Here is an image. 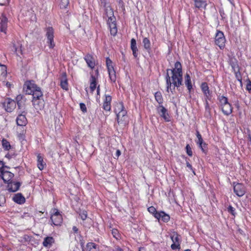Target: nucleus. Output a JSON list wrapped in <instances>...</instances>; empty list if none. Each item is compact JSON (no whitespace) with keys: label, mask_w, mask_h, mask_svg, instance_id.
Wrapping results in <instances>:
<instances>
[{"label":"nucleus","mask_w":251,"mask_h":251,"mask_svg":"<svg viewBox=\"0 0 251 251\" xmlns=\"http://www.w3.org/2000/svg\"><path fill=\"white\" fill-rule=\"evenodd\" d=\"M195 2V6L196 8H205L207 3L206 1L203 0H193Z\"/></svg>","instance_id":"nucleus-20"},{"label":"nucleus","mask_w":251,"mask_h":251,"mask_svg":"<svg viewBox=\"0 0 251 251\" xmlns=\"http://www.w3.org/2000/svg\"><path fill=\"white\" fill-rule=\"evenodd\" d=\"M201 88L206 98L209 99L210 94L207 84L205 82L202 83L201 85Z\"/></svg>","instance_id":"nucleus-21"},{"label":"nucleus","mask_w":251,"mask_h":251,"mask_svg":"<svg viewBox=\"0 0 251 251\" xmlns=\"http://www.w3.org/2000/svg\"><path fill=\"white\" fill-rule=\"evenodd\" d=\"M186 165L190 170H193L192 165L188 162H186Z\"/></svg>","instance_id":"nucleus-57"},{"label":"nucleus","mask_w":251,"mask_h":251,"mask_svg":"<svg viewBox=\"0 0 251 251\" xmlns=\"http://www.w3.org/2000/svg\"><path fill=\"white\" fill-rule=\"evenodd\" d=\"M53 242V239L52 237H47L44 239L43 245L45 247H47L50 245Z\"/></svg>","instance_id":"nucleus-25"},{"label":"nucleus","mask_w":251,"mask_h":251,"mask_svg":"<svg viewBox=\"0 0 251 251\" xmlns=\"http://www.w3.org/2000/svg\"><path fill=\"white\" fill-rule=\"evenodd\" d=\"M111 100V97L110 96H106L104 102H107V103H110Z\"/></svg>","instance_id":"nucleus-53"},{"label":"nucleus","mask_w":251,"mask_h":251,"mask_svg":"<svg viewBox=\"0 0 251 251\" xmlns=\"http://www.w3.org/2000/svg\"><path fill=\"white\" fill-rule=\"evenodd\" d=\"M105 15L108 17L107 24L110 30L111 35L115 36L117 32V28L116 24V18L114 16L112 9L107 4L104 5Z\"/></svg>","instance_id":"nucleus-3"},{"label":"nucleus","mask_w":251,"mask_h":251,"mask_svg":"<svg viewBox=\"0 0 251 251\" xmlns=\"http://www.w3.org/2000/svg\"><path fill=\"white\" fill-rule=\"evenodd\" d=\"M21 218L23 219L24 221L26 223L32 222L34 220L33 217L27 213H24V214L22 215Z\"/></svg>","instance_id":"nucleus-22"},{"label":"nucleus","mask_w":251,"mask_h":251,"mask_svg":"<svg viewBox=\"0 0 251 251\" xmlns=\"http://www.w3.org/2000/svg\"><path fill=\"white\" fill-rule=\"evenodd\" d=\"M22 47V44L20 42H17V44H13V48L14 50V52L16 53L17 55H19V54H23Z\"/></svg>","instance_id":"nucleus-16"},{"label":"nucleus","mask_w":251,"mask_h":251,"mask_svg":"<svg viewBox=\"0 0 251 251\" xmlns=\"http://www.w3.org/2000/svg\"><path fill=\"white\" fill-rule=\"evenodd\" d=\"M185 80H190L191 78L190 76V75L187 73L185 76Z\"/></svg>","instance_id":"nucleus-58"},{"label":"nucleus","mask_w":251,"mask_h":251,"mask_svg":"<svg viewBox=\"0 0 251 251\" xmlns=\"http://www.w3.org/2000/svg\"><path fill=\"white\" fill-rule=\"evenodd\" d=\"M175 68L167 69L166 76L167 91L172 92L175 87H179L182 84V71L180 63L177 61L175 65Z\"/></svg>","instance_id":"nucleus-1"},{"label":"nucleus","mask_w":251,"mask_h":251,"mask_svg":"<svg viewBox=\"0 0 251 251\" xmlns=\"http://www.w3.org/2000/svg\"><path fill=\"white\" fill-rule=\"evenodd\" d=\"M234 72L235 76H236L237 79L238 80V81H239L241 83H242V77H241V74L240 72V69L239 70V71H237V72L236 71H234Z\"/></svg>","instance_id":"nucleus-36"},{"label":"nucleus","mask_w":251,"mask_h":251,"mask_svg":"<svg viewBox=\"0 0 251 251\" xmlns=\"http://www.w3.org/2000/svg\"><path fill=\"white\" fill-rule=\"evenodd\" d=\"M0 176L4 182H8L14 176V174L9 171H4L1 170Z\"/></svg>","instance_id":"nucleus-10"},{"label":"nucleus","mask_w":251,"mask_h":251,"mask_svg":"<svg viewBox=\"0 0 251 251\" xmlns=\"http://www.w3.org/2000/svg\"><path fill=\"white\" fill-rule=\"evenodd\" d=\"M103 109L106 111H109L110 110V103H107V102H104L103 105Z\"/></svg>","instance_id":"nucleus-39"},{"label":"nucleus","mask_w":251,"mask_h":251,"mask_svg":"<svg viewBox=\"0 0 251 251\" xmlns=\"http://www.w3.org/2000/svg\"><path fill=\"white\" fill-rule=\"evenodd\" d=\"M79 216L82 220H84L87 218V212L86 211H81L79 213Z\"/></svg>","instance_id":"nucleus-38"},{"label":"nucleus","mask_w":251,"mask_h":251,"mask_svg":"<svg viewBox=\"0 0 251 251\" xmlns=\"http://www.w3.org/2000/svg\"><path fill=\"white\" fill-rule=\"evenodd\" d=\"M13 200L15 202L19 204H22L25 202V198L21 193L16 194L13 197Z\"/></svg>","instance_id":"nucleus-17"},{"label":"nucleus","mask_w":251,"mask_h":251,"mask_svg":"<svg viewBox=\"0 0 251 251\" xmlns=\"http://www.w3.org/2000/svg\"><path fill=\"white\" fill-rule=\"evenodd\" d=\"M154 96H155L156 100L158 102V103L159 104H162L163 103V100L162 96V95L160 92H156L155 93Z\"/></svg>","instance_id":"nucleus-27"},{"label":"nucleus","mask_w":251,"mask_h":251,"mask_svg":"<svg viewBox=\"0 0 251 251\" xmlns=\"http://www.w3.org/2000/svg\"><path fill=\"white\" fill-rule=\"evenodd\" d=\"M80 108L83 112H84V113L86 112L87 108H86L85 104H84L83 103H80Z\"/></svg>","instance_id":"nucleus-45"},{"label":"nucleus","mask_w":251,"mask_h":251,"mask_svg":"<svg viewBox=\"0 0 251 251\" xmlns=\"http://www.w3.org/2000/svg\"><path fill=\"white\" fill-rule=\"evenodd\" d=\"M97 91V94L99 95L100 91V86H98Z\"/></svg>","instance_id":"nucleus-62"},{"label":"nucleus","mask_w":251,"mask_h":251,"mask_svg":"<svg viewBox=\"0 0 251 251\" xmlns=\"http://www.w3.org/2000/svg\"><path fill=\"white\" fill-rule=\"evenodd\" d=\"M215 44L219 47L221 49L224 48L225 46L226 39L224 33L218 31L215 36Z\"/></svg>","instance_id":"nucleus-5"},{"label":"nucleus","mask_w":251,"mask_h":251,"mask_svg":"<svg viewBox=\"0 0 251 251\" xmlns=\"http://www.w3.org/2000/svg\"><path fill=\"white\" fill-rule=\"evenodd\" d=\"M18 106L19 108H21L23 107V105L24 104V102H17Z\"/></svg>","instance_id":"nucleus-56"},{"label":"nucleus","mask_w":251,"mask_h":251,"mask_svg":"<svg viewBox=\"0 0 251 251\" xmlns=\"http://www.w3.org/2000/svg\"><path fill=\"white\" fill-rule=\"evenodd\" d=\"M197 137L198 139V143L199 144L200 147L201 148V150L204 151V149L202 147V143H203V139L201 137V135L200 134L199 131L198 130H197Z\"/></svg>","instance_id":"nucleus-28"},{"label":"nucleus","mask_w":251,"mask_h":251,"mask_svg":"<svg viewBox=\"0 0 251 251\" xmlns=\"http://www.w3.org/2000/svg\"><path fill=\"white\" fill-rule=\"evenodd\" d=\"M5 202V198L3 195H0V206L3 204Z\"/></svg>","instance_id":"nucleus-48"},{"label":"nucleus","mask_w":251,"mask_h":251,"mask_svg":"<svg viewBox=\"0 0 251 251\" xmlns=\"http://www.w3.org/2000/svg\"><path fill=\"white\" fill-rule=\"evenodd\" d=\"M227 210L232 215H235V213H234V209L233 208V207H232L231 206H229L228 208H227Z\"/></svg>","instance_id":"nucleus-47"},{"label":"nucleus","mask_w":251,"mask_h":251,"mask_svg":"<svg viewBox=\"0 0 251 251\" xmlns=\"http://www.w3.org/2000/svg\"><path fill=\"white\" fill-rule=\"evenodd\" d=\"M120 155H121V151L119 150H118L116 151V157L118 158Z\"/></svg>","instance_id":"nucleus-59"},{"label":"nucleus","mask_w":251,"mask_h":251,"mask_svg":"<svg viewBox=\"0 0 251 251\" xmlns=\"http://www.w3.org/2000/svg\"><path fill=\"white\" fill-rule=\"evenodd\" d=\"M106 63L107 67L109 66V65H112V62L109 58H106Z\"/></svg>","instance_id":"nucleus-50"},{"label":"nucleus","mask_w":251,"mask_h":251,"mask_svg":"<svg viewBox=\"0 0 251 251\" xmlns=\"http://www.w3.org/2000/svg\"><path fill=\"white\" fill-rule=\"evenodd\" d=\"M60 85L62 89L67 90L68 88V82L66 78V75L65 73H63L62 75V77L60 81Z\"/></svg>","instance_id":"nucleus-19"},{"label":"nucleus","mask_w":251,"mask_h":251,"mask_svg":"<svg viewBox=\"0 0 251 251\" xmlns=\"http://www.w3.org/2000/svg\"><path fill=\"white\" fill-rule=\"evenodd\" d=\"M237 62V60L235 58L231 57L229 58V63L233 71L237 72L240 69Z\"/></svg>","instance_id":"nucleus-15"},{"label":"nucleus","mask_w":251,"mask_h":251,"mask_svg":"<svg viewBox=\"0 0 251 251\" xmlns=\"http://www.w3.org/2000/svg\"><path fill=\"white\" fill-rule=\"evenodd\" d=\"M20 186V182L11 181L10 183H8L7 188L9 191L14 192L19 189Z\"/></svg>","instance_id":"nucleus-12"},{"label":"nucleus","mask_w":251,"mask_h":251,"mask_svg":"<svg viewBox=\"0 0 251 251\" xmlns=\"http://www.w3.org/2000/svg\"><path fill=\"white\" fill-rule=\"evenodd\" d=\"M6 23H7V19L5 17H3L1 20V22L0 23V25H6Z\"/></svg>","instance_id":"nucleus-46"},{"label":"nucleus","mask_w":251,"mask_h":251,"mask_svg":"<svg viewBox=\"0 0 251 251\" xmlns=\"http://www.w3.org/2000/svg\"><path fill=\"white\" fill-rule=\"evenodd\" d=\"M144 47L146 50L150 49L151 43L150 40L147 38H144L143 41Z\"/></svg>","instance_id":"nucleus-31"},{"label":"nucleus","mask_w":251,"mask_h":251,"mask_svg":"<svg viewBox=\"0 0 251 251\" xmlns=\"http://www.w3.org/2000/svg\"><path fill=\"white\" fill-rule=\"evenodd\" d=\"M246 88L249 91L251 90V81L250 80L247 83Z\"/></svg>","instance_id":"nucleus-52"},{"label":"nucleus","mask_w":251,"mask_h":251,"mask_svg":"<svg viewBox=\"0 0 251 251\" xmlns=\"http://www.w3.org/2000/svg\"><path fill=\"white\" fill-rule=\"evenodd\" d=\"M88 247L89 248V251H98L97 249V246L94 243H89L88 245Z\"/></svg>","instance_id":"nucleus-35"},{"label":"nucleus","mask_w":251,"mask_h":251,"mask_svg":"<svg viewBox=\"0 0 251 251\" xmlns=\"http://www.w3.org/2000/svg\"><path fill=\"white\" fill-rule=\"evenodd\" d=\"M148 211H149L150 213H152V214H154V216H155V213L156 212H156V209H155L153 206H151V207H149V208H148Z\"/></svg>","instance_id":"nucleus-44"},{"label":"nucleus","mask_w":251,"mask_h":251,"mask_svg":"<svg viewBox=\"0 0 251 251\" xmlns=\"http://www.w3.org/2000/svg\"><path fill=\"white\" fill-rule=\"evenodd\" d=\"M2 145L3 148L6 150H9L11 148L9 142L5 139L2 140Z\"/></svg>","instance_id":"nucleus-30"},{"label":"nucleus","mask_w":251,"mask_h":251,"mask_svg":"<svg viewBox=\"0 0 251 251\" xmlns=\"http://www.w3.org/2000/svg\"><path fill=\"white\" fill-rule=\"evenodd\" d=\"M6 85L8 87H9L10 86V83L8 82H7L6 84Z\"/></svg>","instance_id":"nucleus-64"},{"label":"nucleus","mask_w":251,"mask_h":251,"mask_svg":"<svg viewBox=\"0 0 251 251\" xmlns=\"http://www.w3.org/2000/svg\"><path fill=\"white\" fill-rule=\"evenodd\" d=\"M180 236L176 232H173L171 238L174 243L179 244Z\"/></svg>","instance_id":"nucleus-26"},{"label":"nucleus","mask_w":251,"mask_h":251,"mask_svg":"<svg viewBox=\"0 0 251 251\" xmlns=\"http://www.w3.org/2000/svg\"><path fill=\"white\" fill-rule=\"evenodd\" d=\"M132 50V52H133V56L135 57H137V51H138V49L137 48H136V49H131Z\"/></svg>","instance_id":"nucleus-51"},{"label":"nucleus","mask_w":251,"mask_h":251,"mask_svg":"<svg viewBox=\"0 0 251 251\" xmlns=\"http://www.w3.org/2000/svg\"><path fill=\"white\" fill-rule=\"evenodd\" d=\"M155 217L158 220L161 219V220L164 222H168L170 218V216L166 214L163 211H160V212H156L155 213Z\"/></svg>","instance_id":"nucleus-11"},{"label":"nucleus","mask_w":251,"mask_h":251,"mask_svg":"<svg viewBox=\"0 0 251 251\" xmlns=\"http://www.w3.org/2000/svg\"><path fill=\"white\" fill-rule=\"evenodd\" d=\"M136 48H137L136 47V40L132 38L131 40V49H133Z\"/></svg>","instance_id":"nucleus-43"},{"label":"nucleus","mask_w":251,"mask_h":251,"mask_svg":"<svg viewBox=\"0 0 251 251\" xmlns=\"http://www.w3.org/2000/svg\"><path fill=\"white\" fill-rule=\"evenodd\" d=\"M233 189L234 193L239 197L243 196L246 192L245 187L241 183H237L234 186Z\"/></svg>","instance_id":"nucleus-8"},{"label":"nucleus","mask_w":251,"mask_h":251,"mask_svg":"<svg viewBox=\"0 0 251 251\" xmlns=\"http://www.w3.org/2000/svg\"><path fill=\"white\" fill-rule=\"evenodd\" d=\"M185 84L187 87L188 89L190 91V90L192 88V86L191 85V79L190 80H185Z\"/></svg>","instance_id":"nucleus-42"},{"label":"nucleus","mask_w":251,"mask_h":251,"mask_svg":"<svg viewBox=\"0 0 251 251\" xmlns=\"http://www.w3.org/2000/svg\"><path fill=\"white\" fill-rule=\"evenodd\" d=\"M84 59L90 68L93 69L95 67V61L92 55L88 54L84 57Z\"/></svg>","instance_id":"nucleus-13"},{"label":"nucleus","mask_w":251,"mask_h":251,"mask_svg":"<svg viewBox=\"0 0 251 251\" xmlns=\"http://www.w3.org/2000/svg\"><path fill=\"white\" fill-rule=\"evenodd\" d=\"M115 112L117 115V119L118 123H120V122L126 121V111L124 108L123 103L120 102L116 105Z\"/></svg>","instance_id":"nucleus-4"},{"label":"nucleus","mask_w":251,"mask_h":251,"mask_svg":"<svg viewBox=\"0 0 251 251\" xmlns=\"http://www.w3.org/2000/svg\"><path fill=\"white\" fill-rule=\"evenodd\" d=\"M108 73L109 72H112L113 71H114V67L113 65H109V66L107 67Z\"/></svg>","instance_id":"nucleus-55"},{"label":"nucleus","mask_w":251,"mask_h":251,"mask_svg":"<svg viewBox=\"0 0 251 251\" xmlns=\"http://www.w3.org/2000/svg\"><path fill=\"white\" fill-rule=\"evenodd\" d=\"M17 124L19 126H25L27 121L25 115L20 114L19 115L16 119Z\"/></svg>","instance_id":"nucleus-14"},{"label":"nucleus","mask_w":251,"mask_h":251,"mask_svg":"<svg viewBox=\"0 0 251 251\" xmlns=\"http://www.w3.org/2000/svg\"><path fill=\"white\" fill-rule=\"evenodd\" d=\"M25 85L26 86L25 92L28 95H32V103L37 112L43 109L45 102L43 99V93L41 88L37 86L33 81H27Z\"/></svg>","instance_id":"nucleus-2"},{"label":"nucleus","mask_w":251,"mask_h":251,"mask_svg":"<svg viewBox=\"0 0 251 251\" xmlns=\"http://www.w3.org/2000/svg\"><path fill=\"white\" fill-rule=\"evenodd\" d=\"M96 85H97V80H96V77L93 75H91L90 88L92 92H93V91L95 90V89L96 88Z\"/></svg>","instance_id":"nucleus-24"},{"label":"nucleus","mask_w":251,"mask_h":251,"mask_svg":"<svg viewBox=\"0 0 251 251\" xmlns=\"http://www.w3.org/2000/svg\"><path fill=\"white\" fill-rule=\"evenodd\" d=\"M186 150L187 154L190 156H192L193 155V152L191 150V148L189 144L186 145Z\"/></svg>","instance_id":"nucleus-37"},{"label":"nucleus","mask_w":251,"mask_h":251,"mask_svg":"<svg viewBox=\"0 0 251 251\" xmlns=\"http://www.w3.org/2000/svg\"><path fill=\"white\" fill-rule=\"evenodd\" d=\"M24 96L22 95H19L17 96L16 100L17 102H25V100H23Z\"/></svg>","instance_id":"nucleus-41"},{"label":"nucleus","mask_w":251,"mask_h":251,"mask_svg":"<svg viewBox=\"0 0 251 251\" xmlns=\"http://www.w3.org/2000/svg\"><path fill=\"white\" fill-rule=\"evenodd\" d=\"M158 113L166 121H170V117L167 112V110L162 105H160L157 108Z\"/></svg>","instance_id":"nucleus-7"},{"label":"nucleus","mask_w":251,"mask_h":251,"mask_svg":"<svg viewBox=\"0 0 251 251\" xmlns=\"http://www.w3.org/2000/svg\"><path fill=\"white\" fill-rule=\"evenodd\" d=\"M53 29L51 27H49L46 29V36L47 37L48 43L50 44L49 47L50 48H53L54 46L53 42Z\"/></svg>","instance_id":"nucleus-6"},{"label":"nucleus","mask_w":251,"mask_h":251,"mask_svg":"<svg viewBox=\"0 0 251 251\" xmlns=\"http://www.w3.org/2000/svg\"><path fill=\"white\" fill-rule=\"evenodd\" d=\"M6 29V25H0V30L1 32H3L5 33Z\"/></svg>","instance_id":"nucleus-54"},{"label":"nucleus","mask_w":251,"mask_h":251,"mask_svg":"<svg viewBox=\"0 0 251 251\" xmlns=\"http://www.w3.org/2000/svg\"><path fill=\"white\" fill-rule=\"evenodd\" d=\"M219 100H220V102L221 104V106L229 103L228 102L227 99L225 97L221 96Z\"/></svg>","instance_id":"nucleus-32"},{"label":"nucleus","mask_w":251,"mask_h":251,"mask_svg":"<svg viewBox=\"0 0 251 251\" xmlns=\"http://www.w3.org/2000/svg\"><path fill=\"white\" fill-rule=\"evenodd\" d=\"M3 167V162L0 161V170H1Z\"/></svg>","instance_id":"nucleus-61"},{"label":"nucleus","mask_w":251,"mask_h":251,"mask_svg":"<svg viewBox=\"0 0 251 251\" xmlns=\"http://www.w3.org/2000/svg\"><path fill=\"white\" fill-rule=\"evenodd\" d=\"M73 229L75 233H76L78 231V228L75 226L73 227Z\"/></svg>","instance_id":"nucleus-60"},{"label":"nucleus","mask_w":251,"mask_h":251,"mask_svg":"<svg viewBox=\"0 0 251 251\" xmlns=\"http://www.w3.org/2000/svg\"><path fill=\"white\" fill-rule=\"evenodd\" d=\"M11 110H12V108H10L9 109L8 107H7L6 109V110L8 112H11Z\"/></svg>","instance_id":"nucleus-63"},{"label":"nucleus","mask_w":251,"mask_h":251,"mask_svg":"<svg viewBox=\"0 0 251 251\" xmlns=\"http://www.w3.org/2000/svg\"><path fill=\"white\" fill-rule=\"evenodd\" d=\"M38 168L40 170H42L44 169L45 166L46 165V163H44L43 158L40 155H38Z\"/></svg>","instance_id":"nucleus-23"},{"label":"nucleus","mask_w":251,"mask_h":251,"mask_svg":"<svg viewBox=\"0 0 251 251\" xmlns=\"http://www.w3.org/2000/svg\"><path fill=\"white\" fill-rule=\"evenodd\" d=\"M223 112L226 115H228L232 112V107L229 103L221 106Z\"/></svg>","instance_id":"nucleus-18"},{"label":"nucleus","mask_w":251,"mask_h":251,"mask_svg":"<svg viewBox=\"0 0 251 251\" xmlns=\"http://www.w3.org/2000/svg\"><path fill=\"white\" fill-rule=\"evenodd\" d=\"M50 219L52 223L56 226L59 225L62 221V216L58 212H56L52 215L50 217Z\"/></svg>","instance_id":"nucleus-9"},{"label":"nucleus","mask_w":251,"mask_h":251,"mask_svg":"<svg viewBox=\"0 0 251 251\" xmlns=\"http://www.w3.org/2000/svg\"><path fill=\"white\" fill-rule=\"evenodd\" d=\"M112 234L114 237H115L116 239H118L119 237V232L117 229H113L112 230Z\"/></svg>","instance_id":"nucleus-40"},{"label":"nucleus","mask_w":251,"mask_h":251,"mask_svg":"<svg viewBox=\"0 0 251 251\" xmlns=\"http://www.w3.org/2000/svg\"><path fill=\"white\" fill-rule=\"evenodd\" d=\"M69 3V0H61L60 6L61 8H66Z\"/></svg>","instance_id":"nucleus-34"},{"label":"nucleus","mask_w":251,"mask_h":251,"mask_svg":"<svg viewBox=\"0 0 251 251\" xmlns=\"http://www.w3.org/2000/svg\"><path fill=\"white\" fill-rule=\"evenodd\" d=\"M179 244L174 243L171 245L172 249L175 250L178 248L179 247Z\"/></svg>","instance_id":"nucleus-49"},{"label":"nucleus","mask_w":251,"mask_h":251,"mask_svg":"<svg viewBox=\"0 0 251 251\" xmlns=\"http://www.w3.org/2000/svg\"><path fill=\"white\" fill-rule=\"evenodd\" d=\"M109 75L110 79L111 81L115 82L116 81V72L115 71H113L112 72H109Z\"/></svg>","instance_id":"nucleus-33"},{"label":"nucleus","mask_w":251,"mask_h":251,"mask_svg":"<svg viewBox=\"0 0 251 251\" xmlns=\"http://www.w3.org/2000/svg\"><path fill=\"white\" fill-rule=\"evenodd\" d=\"M7 75L6 67L5 65H0V77H5Z\"/></svg>","instance_id":"nucleus-29"}]
</instances>
